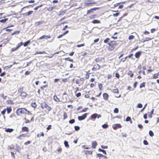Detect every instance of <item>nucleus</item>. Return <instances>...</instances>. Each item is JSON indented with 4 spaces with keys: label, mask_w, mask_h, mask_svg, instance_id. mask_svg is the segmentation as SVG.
Instances as JSON below:
<instances>
[{
    "label": "nucleus",
    "mask_w": 159,
    "mask_h": 159,
    "mask_svg": "<svg viewBox=\"0 0 159 159\" xmlns=\"http://www.w3.org/2000/svg\"><path fill=\"white\" fill-rule=\"evenodd\" d=\"M16 113L17 115L19 116L21 114H29L30 112L25 108H22L18 109L16 111Z\"/></svg>",
    "instance_id": "nucleus-1"
},
{
    "label": "nucleus",
    "mask_w": 159,
    "mask_h": 159,
    "mask_svg": "<svg viewBox=\"0 0 159 159\" xmlns=\"http://www.w3.org/2000/svg\"><path fill=\"white\" fill-rule=\"evenodd\" d=\"M87 115V113H85L82 116H78V120H84L86 118Z\"/></svg>",
    "instance_id": "nucleus-2"
},
{
    "label": "nucleus",
    "mask_w": 159,
    "mask_h": 159,
    "mask_svg": "<svg viewBox=\"0 0 159 159\" xmlns=\"http://www.w3.org/2000/svg\"><path fill=\"white\" fill-rule=\"evenodd\" d=\"M29 136H30L29 135H28V134H24L20 135H19V136L17 137V138L18 139H21L22 137H29Z\"/></svg>",
    "instance_id": "nucleus-3"
},
{
    "label": "nucleus",
    "mask_w": 159,
    "mask_h": 159,
    "mask_svg": "<svg viewBox=\"0 0 159 159\" xmlns=\"http://www.w3.org/2000/svg\"><path fill=\"white\" fill-rule=\"evenodd\" d=\"M100 66L98 64L95 65L93 66V67L92 68V70L93 71L96 70H97L99 69L100 68Z\"/></svg>",
    "instance_id": "nucleus-4"
},
{
    "label": "nucleus",
    "mask_w": 159,
    "mask_h": 159,
    "mask_svg": "<svg viewBox=\"0 0 159 159\" xmlns=\"http://www.w3.org/2000/svg\"><path fill=\"white\" fill-rule=\"evenodd\" d=\"M97 8H94L92 9H91L90 10H88L87 12V14H89L91 12H92L93 11L96 10L97 9H98Z\"/></svg>",
    "instance_id": "nucleus-5"
},
{
    "label": "nucleus",
    "mask_w": 159,
    "mask_h": 159,
    "mask_svg": "<svg viewBox=\"0 0 159 159\" xmlns=\"http://www.w3.org/2000/svg\"><path fill=\"white\" fill-rule=\"evenodd\" d=\"M118 127L119 128L121 127V126L120 124H116L113 126V128L114 129H116Z\"/></svg>",
    "instance_id": "nucleus-6"
},
{
    "label": "nucleus",
    "mask_w": 159,
    "mask_h": 159,
    "mask_svg": "<svg viewBox=\"0 0 159 159\" xmlns=\"http://www.w3.org/2000/svg\"><path fill=\"white\" fill-rule=\"evenodd\" d=\"M97 145V143L96 141H94L92 143V147L94 148H95Z\"/></svg>",
    "instance_id": "nucleus-7"
},
{
    "label": "nucleus",
    "mask_w": 159,
    "mask_h": 159,
    "mask_svg": "<svg viewBox=\"0 0 159 159\" xmlns=\"http://www.w3.org/2000/svg\"><path fill=\"white\" fill-rule=\"evenodd\" d=\"M108 94L107 93H104L103 94V97L104 99L105 100H107L108 99Z\"/></svg>",
    "instance_id": "nucleus-8"
},
{
    "label": "nucleus",
    "mask_w": 159,
    "mask_h": 159,
    "mask_svg": "<svg viewBox=\"0 0 159 159\" xmlns=\"http://www.w3.org/2000/svg\"><path fill=\"white\" fill-rule=\"evenodd\" d=\"M48 104L45 102H43L41 104V107L42 109H44L46 108V106H47Z\"/></svg>",
    "instance_id": "nucleus-9"
},
{
    "label": "nucleus",
    "mask_w": 159,
    "mask_h": 159,
    "mask_svg": "<svg viewBox=\"0 0 159 159\" xmlns=\"http://www.w3.org/2000/svg\"><path fill=\"white\" fill-rule=\"evenodd\" d=\"M22 131H24L28 132L29 131V129L26 127H24L22 128Z\"/></svg>",
    "instance_id": "nucleus-10"
},
{
    "label": "nucleus",
    "mask_w": 159,
    "mask_h": 159,
    "mask_svg": "<svg viewBox=\"0 0 159 159\" xmlns=\"http://www.w3.org/2000/svg\"><path fill=\"white\" fill-rule=\"evenodd\" d=\"M141 54L140 52H138L135 53V56L136 58H138Z\"/></svg>",
    "instance_id": "nucleus-11"
},
{
    "label": "nucleus",
    "mask_w": 159,
    "mask_h": 159,
    "mask_svg": "<svg viewBox=\"0 0 159 159\" xmlns=\"http://www.w3.org/2000/svg\"><path fill=\"white\" fill-rule=\"evenodd\" d=\"M27 95V94L25 92H21L20 94V96L23 97H26Z\"/></svg>",
    "instance_id": "nucleus-12"
},
{
    "label": "nucleus",
    "mask_w": 159,
    "mask_h": 159,
    "mask_svg": "<svg viewBox=\"0 0 159 159\" xmlns=\"http://www.w3.org/2000/svg\"><path fill=\"white\" fill-rule=\"evenodd\" d=\"M97 116H98V114H96V113H95V114H94L92 115L91 116V117L92 119H94V118H97Z\"/></svg>",
    "instance_id": "nucleus-13"
},
{
    "label": "nucleus",
    "mask_w": 159,
    "mask_h": 159,
    "mask_svg": "<svg viewBox=\"0 0 159 159\" xmlns=\"http://www.w3.org/2000/svg\"><path fill=\"white\" fill-rule=\"evenodd\" d=\"M92 153V152L91 151L86 150L85 151V153L86 154H91Z\"/></svg>",
    "instance_id": "nucleus-14"
},
{
    "label": "nucleus",
    "mask_w": 159,
    "mask_h": 159,
    "mask_svg": "<svg viewBox=\"0 0 159 159\" xmlns=\"http://www.w3.org/2000/svg\"><path fill=\"white\" fill-rule=\"evenodd\" d=\"M6 109L7 113H10L11 111V107H7Z\"/></svg>",
    "instance_id": "nucleus-15"
},
{
    "label": "nucleus",
    "mask_w": 159,
    "mask_h": 159,
    "mask_svg": "<svg viewBox=\"0 0 159 159\" xmlns=\"http://www.w3.org/2000/svg\"><path fill=\"white\" fill-rule=\"evenodd\" d=\"M13 130L12 129L8 128L5 129V131L6 132H11Z\"/></svg>",
    "instance_id": "nucleus-16"
},
{
    "label": "nucleus",
    "mask_w": 159,
    "mask_h": 159,
    "mask_svg": "<svg viewBox=\"0 0 159 159\" xmlns=\"http://www.w3.org/2000/svg\"><path fill=\"white\" fill-rule=\"evenodd\" d=\"M64 144L65 147L66 148H68L69 147V146L67 141H65L64 142Z\"/></svg>",
    "instance_id": "nucleus-17"
},
{
    "label": "nucleus",
    "mask_w": 159,
    "mask_h": 159,
    "mask_svg": "<svg viewBox=\"0 0 159 159\" xmlns=\"http://www.w3.org/2000/svg\"><path fill=\"white\" fill-rule=\"evenodd\" d=\"M7 103L8 104H13L14 103V102L11 100H9L7 101Z\"/></svg>",
    "instance_id": "nucleus-18"
},
{
    "label": "nucleus",
    "mask_w": 159,
    "mask_h": 159,
    "mask_svg": "<svg viewBox=\"0 0 159 159\" xmlns=\"http://www.w3.org/2000/svg\"><path fill=\"white\" fill-rule=\"evenodd\" d=\"M53 99L54 100L57 102L60 101V100L56 96H54L53 97Z\"/></svg>",
    "instance_id": "nucleus-19"
},
{
    "label": "nucleus",
    "mask_w": 159,
    "mask_h": 159,
    "mask_svg": "<svg viewBox=\"0 0 159 159\" xmlns=\"http://www.w3.org/2000/svg\"><path fill=\"white\" fill-rule=\"evenodd\" d=\"M30 40H28L27 42H25L24 44V47H26L28 45V44H29L30 43Z\"/></svg>",
    "instance_id": "nucleus-20"
},
{
    "label": "nucleus",
    "mask_w": 159,
    "mask_h": 159,
    "mask_svg": "<svg viewBox=\"0 0 159 159\" xmlns=\"http://www.w3.org/2000/svg\"><path fill=\"white\" fill-rule=\"evenodd\" d=\"M98 150L99 151L102 152L104 154H105V155L107 154L105 150L101 149L100 148H99L98 149Z\"/></svg>",
    "instance_id": "nucleus-21"
},
{
    "label": "nucleus",
    "mask_w": 159,
    "mask_h": 159,
    "mask_svg": "<svg viewBox=\"0 0 159 159\" xmlns=\"http://www.w3.org/2000/svg\"><path fill=\"white\" fill-rule=\"evenodd\" d=\"M43 53H46V52L45 51H43V52H39V51H37L35 54H42Z\"/></svg>",
    "instance_id": "nucleus-22"
},
{
    "label": "nucleus",
    "mask_w": 159,
    "mask_h": 159,
    "mask_svg": "<svg viewBox=\"0 0 159 159\" xmlns=\"http://www.w3.org/2000/svg\"><path fill=\"white\" fill-rule=\"evenodd\" d=\"M33 12V11H29L27 13H26L25 14V16H29V15L32 14Z\"/></svg>",
    "instance_id": "nucleus-23"
},
{
    "label": "nucleus",
    "mask_w": 159,
    "mask_h": 159,
    "mask_svg": "<svg viewBox=\"0 0 159 159\" xmlns=\"http://www.w3.org/2000/svg\"><path fill=\"white\" fill-rule=\"evenodd\" d=\"M159 75L158 72L156 74H155L154 75L153 78L154 79H156L158 78V76Z\"/></svg>",
    "instance_id": "nucleus-24"
},
{
    "label": "nucleus",
    "mask_w": 159,
    "mask_h": 159,
    "mask_svg": "<svg viewBox=\"0 0 159 159\" xmlns=\"http://www.w3.org/2000/svg\"><path fill=\"white\" fill-rule=\"evenodd\" d=\"M145 82L141 83L139 86L140 88L141 89L142 87H144L145 86Z\"/></svg>",
    "instance_id": "nucleus-25"
},
{
    "label": "nucleus",
    "mask_w": 159,
    "mask_h": 159,
    "mask_svg": "<svg viewBox=\"0 0 159 159\" xmlns=\"http://www.w3.org/2000/svg\"><path fill=\"white\" fill-rule=\"evenodd\" d=\"M149 135L151 137H152L154 135V134L151 130L149 131Z\"/></svg>",
    "instance_id": "nucleus-26"
},
{
    "label": "nucleus",
    "mask_w": 159,
    "mask_h": 159,
    "mask_svg": "<svg viewBox=\"0 0 159 159\" xmlns=\"http://www.w3.org/2000/svg\"><path fill=\"white\" fill-rule=\"evenodd\" d=\"M92 22L94 24L99 23H100V21L97 20H94Z\"/></svg>",
    "instance_id": "nucleus-27"
},
{
    "label": "nucleus",
    "mask_w": 159,
    "mask_h": 159,
    "mask_svg": "<svg viewBox=\"0 0 159 159\" xmlns=\"http://www.w3.org/2000/svg\"><path fill=\"white\" fill-rule=\"evenodd\" d=\"M66 60V61H70V62H73V61L72 59H70V58L69 57H68V58H66L65 59Z\"/></svg>",
    "instance_id": "nucleus-28"
},
{
    "label": "nucleus",
    "mask_w": 159,
    "mask_h": 159,
    "mask_svg": "<svg viewBox=\"0 0 159 159\" xmlns=\"http://www.w3.org/2000/svg\"><path fill=\"white\" fill-rule=\"evenodd\" d=\"M110 40V39L109 38H107L104 41V42L105 43H107L109 42Z\"/></svg>",
    "instance_id": "nucleus-29"
},
{
    "label": "nucleus",
    "mask_w": 159,
    "mask_h": 159,
    "mask_svg": "<svg viewBox=\"0 0 159 159\" xmlns=\"http://www.w3.org/2000/svg\"><path fill=\"white\" fill-rule=\"evenodd\" d=\"M115 43V42L114 41H111L110 43H108V44L109 45L111 46V45H113V44H114Z\"/></svg>",
    "instance_id": "nucleus-30"
},
{
    "label": "nucleus",
    "mask_w": 159,
    "mask_h": 159,
    "mask_svg": "<svg viewBox=\"0 0 159 159\" xmlns=\"http://www.w3.org/2000/svg\"><path fill=\"white\" fill-rule=\"evenodd\" d=\"M102 127L103 128H107L108 127V125H107V124H104L103 125H102Z\"/></svg>",
    "instance_id": "nucleus-31"
},
{
    "label": "nucleus",
    "mask_w": 159,
    "mask_h": 159,
    "mask_svg": "<svg viewBox=\"0 0 159 159\" xmlns=\"http://www.w3.org/2000/svg\"><path fill=\"white\" fill-rule=\"evenodd\" d=\"M46 108L48 111H50L51 109V107H50L49 106H48V105H47V106H46Z\"/></svg>",
    "instance_id": "nucleus-32"
},
{
    "label": "nucleus",
    "mask_w": 159,
    "mask_h": 159,
    "mask_svg": "<svg viewBox=\"0 0 159 159\" xmlns=\"http://www.w3.org/2000/svg\"><path fill=\"white\" fill-rule=\"evenodd\" d=\"M119 111L118 109L117 108H115L114 110V112L115 113H118Z\"/></svg>",
    "instance_id": "nucleus-33"
},
{
    "label": "nucleus",
    "mask_w": 159,
    "mask_h": 159,
    "mask_svg": "<svg viewBox=\"0 0 159 159\" xmlns=\"http://www.w3.org/2000/svg\"><path fill=\"white\" fill-rule=\"evenodd\" d=\"M75 129L76 131H78L80 129V127L79 126H75Z\"/></svg>",
    "instance_id": "nucleus-34"
},
{
    "label": "nucleus",
    "mask_w": 159,
    "mask_h": 159,
    "mask_svg": "<svg viewBox=\"0 0 159 159\" xmlns=\"http://www.w3.org/2000/svg\"><path fill=\"white\" fill-rule=\"evenodd\" d=\"M7 19H2L0 20V22L2 23L5 22L7 20Z\"/></svg>",
    "instance_id": "nucleus-35"
},
{
    "label": "nucleus",
    "mask_w": 159,
    "mask_h": 159,
    "mask_svg": "<svg viewBox=\"0 0 159 159\" xmlns=\"http://www.w3.org/2000/svg\"><path fill=\"white\" fill-rule=\"evenodd\" d=\"M134 36L133 35H130L129 37V40H131L134 38Z\"/></svg>",
    "instance_id": "nucleus-36"
},
{
    "label": "nucleus",
    "mask_w": 159,
    "mask_h": 159,
    "mask_svg": "<svg viewBox=\"0 0 159 159\" xmlns=\"http://www.w3.org/2000/svg\"><path fill=\"white\" fill-rule=\"evenodd\" d=\"M131 120V119L130 117L128 116L126 118V121H130Z\"/></svg>",
    "instance_id": "nucleus-37"
},
{
    "label": "nucleus",
    "mask_w": 159,
    "mask_h": 159,
    "mask_svg": "<svg viewBox=\"0 0 159 159\" xmlns=\"http://www.w3.org/2000/svg\"><path fill=\"white\" fill-rule=\"evenodd\" d=\"M75 122V120L74 119H72L69 121V122L70 124H73Z\"/></svg>",
    "instance_id": "nucleus-38"
},
{
    "label": "nucleus",
    "mask_w": 159,
    "mask_h": 159,
    "mask_svg": "<svg viewBox=\"0 0 159 159\" xmlns=\"http://www.w3.org/2000/svg\"><path fill=\"white\" fill-rule=\"evenodd\" d=\"M127 58H128V57H126L125 58H123L121 59V61H122L123 62H124L126 61Z\"/></svg>",
    "instance_id": "nucleus-39"
},
{
    "label": "nucleus",
    "mask_w": 159,
    "mask_h": 159,
    "mask_svg": "<svg viewBox=\"0 0 159 159\" xmlns=\"http://www.w3.org/2000/svg\"><path fill=\"white\" fill-rule=\"evenodd\" d=\"M113 92L115 93H117L118 92V90L117 89H113Z\"/></svg>",
    "instance_id": "nucleus-40"
},
{
    "label": "nucleus",
    "mask_w": 159,
    "mask_h": 159,
    "mask_svg": "<svg viewBox=\"0 0 159 159\" xmlns=\"http://www.w3.org/2000/svg\"><path fill=\"white\" fill-rule=\"evenodd\" d=\"M142 107V104L141 103H139L137 105V107L139 108H141Z\"/></svg>",
    "instance_id": "nucleus-41"
},
{
    "label": "nucleus",
    "mask_w": 159,
    "mask_h": 159,
    "mask_svg": "<svg viewBox=\"0 0 159 159\" xmlns=\"http://www.w3.org/2000/svg\"><path fill=\"white\" fill-rule=\"evenodd\" d=\"M51 37L50 36L44 35V39H48L50 38Z\"/></svg>",
    "instance_id": "nucleus-42"
},
{
    "label": "nucleus",
    "mask_w": 159,
    "mask_h": 159,
    "mask_svg": "<svg viewBox=\"0 0 159 159\" xmlns=\"http://www.w3.org/2000/svg\"><path fill=\"white\" fill-rule=\"evenodd\" d=\"M151 39L149 38H146V40L143 41V43H144L146 41H148L149 40H151Z\"/></svg>",
    "instance_id": "nucleus-43"
},
{
    "label": "nucleus",
    "mask_w": 159,
    "mask_h": 159,
    "mask_svg": "<svg viewBox=\"0 0 159 159\" xmlns=\"http://www.w3.org/2000/svg\"><path fill=\"white\" fill-rule=\"evenodd\" d=\"M6 111V109H4L2 112L1 114L2 115H4Z\"/></svg>",
    "instance_id": "nucleus-44"
},
{
    "label": "nucleus",
    "mask_w": 159,
    "mask_h": 159,
    "mask_svg": "<svg viewBox=\"0 0 159 159\" xmlns=\"http://www.w3.org/2000/svg\"><path fill=\"white\" fill-rule=\"evenodd\" d=\"M63 116L64 119H66L67 118V116L66 113L64 112V113Z\"/></svg>",
    "instance_id": "nucleus-45"
},
{
    "label": "nucleus",
    "mask_w": 159,
    "mask_h": 159,
    "mask_svg": "<svg viewBox=\"0 0 159 159\" xmlns=\"http://www.w3.org/2000/svg\"><path fill=\"white\" fill-rule=\"evenodd\" d=\"M147 103H146V104H145V105L144 106V107H143L142 108V109L141 110V112H142L144 110V109H145V108L146 107V106L147 105Z\"/></svg>",
    "instance_id": "nucleus-46"
},
{
    "label": "nucleus",
    "mask_w": 159,
    "mask_h": 159,
    "mask_svg": "<svg viewBox=\"0 0 159 159\" xmlns=\"http://www.w3.org/2000/svg\"><path fill=\"white\" fill-rule=\"evenodd\" d=\"M143 143L145 145H148V143L147 141L144 140L143 141Z\"/></svg>",
    "instance_id": "nucleus-47"
},
{
    "label": "nucleus",
    "mask_w": 159,
    "mask_h": 159,
    "mask_svg": "<svg viewBox=\"0 0 159 159\" xmlns=\"http://www.w3.org/2000/svg\"><path fill=\"white\" fill-rule=\"evenodd\" d=\"M101 147L103 149H107V146H106L101 145Z\"/></svg>",
    "instance_id": "nucleus-48"
},
{
    "label": "nucleus",
    "mask_w": 159,
    "mask_h": 159,
    "mask_svg": "<svg viewBox=\"0 0 159 159\" xmlns=\"http://www.w3.org/2000/svg\"><path fill=\"white\" fill-rule=\"evenodd\" d=\"M95 2H88V3H86V4H85V5L86 6H89L90 4H93V3H95Z\"/></svg>",
    "instance_id": "nucleus-49"
},
{
    "label": "nucleus",
    "mask_w": 159,
    "mask_h": 159,
    "mask_svg": "<svg viewBox=\"0 0 159 159\" xmlns=\"http://www.w3.org/2000/svg\"><path fill=\"white\" fill-rule=\"evenodd\" d=\"M18 48H17V47L16 48H12L11 49V50H12V51H14L16 50Z\"/></svg>",
    "instance_id": "nucleus-50"
},
{
    "label": "nucleus",
    "mask_w": 159,
    "mask_h": 159,
    "mask_svg": "<svg viewBox=\"0 0 159 159\" xmlns=\"http://www.w3.org/2000/svg\"><path fill=\"white\" fill-rule=\"evenodd\" d=\"M48 87V85H45L41 87L40 88L42 90H43V88H47Z\"/></svg>",
    "instance_id": "nucleus-51"
},
{
    "label": "nucleus",
    "mask_w": 159,
    "mask_h": 159,
    "mask_svg": "<svg viewBox=\"0 0 159 159\" xmlns=\"http://www.w3.org/2000/svg\"><path fill=\"white\" fill-rule=\"evenodd\" d=\"M98 156L99 157H104V155H103L102 154L98 153L97 154Z\"/></svg>",
    "instance_id": "nucleus-52"
},
{
    "label": "nucleus",
    "mask_w": 159,
    "mask_h": 159,
    "mask_svg": "<svg viewBox=\"0 0 159 159\" xmlns=\"http://www.w3.org/2000/svg\"><path fill=\"white\" fill-rule=\"evenodd\" d=\"M22 42H21V43H19L18 44V46H17V48H18L21 46L22 45Z\"/></svg>",
    "instance_id": "nucleus-53"
},
{
    "label": "nucleus",
    "mask_w": 159,
    "mask_h": 159,
    "mask_svg": "<svg viewBox=\"0 0 159 159\" xmlns=\"http://www.w3.org/2000/svg\"><path fill=\"white\" fill-rule=\"evenodd\" d=\"M30 143V141H28L25 143L24 144L25 145H27L28 144H29Z\"/></svg>",
    "instance_id": "nucleus-54"
},
{
    "label": "nucleus",
    "mask_w": 159,
    "mask_h": 159,
    "mask_svg": "<svg viewBox=\"0 0 159 159\" xmlns=\"http://www.w3.org/2000/svg\"><path fill=\"white\" fill-rule=\"evenodd\" d=\"M84 46V44H80V45H78L77 46V47L79 48V47H81L83 46Z\"/></svg>",
    "instance_id": "nucleus-55"
},
{
    "label": "nucleus",
    "mask_w": 159,
    "mask_h": 159,
    "mask_svg": "<svg viewBox=\"0 0 159 159\" xmlns=\"http://www.w3.org/2000/svg\"><path fill=\"white\" fill-rule=\"evenodd\" d=\"M53 7H50L48 8V11H51L53 9Z\"/></svg>",
    "instance_id": "nucleus-56"
},
{
    "label": "nucleus",
    "mask_w": 159,
    "mask_h": 159,
    "mask_svg": "<svg viewBox=\"0 0 159 159\" xmlns=\"http://www.w3.org/2000/svg\"><path fill=\"white\" fill-rule=\"evenodd\" d=\"M119 15V13H116V14H113V16L114 17H117Z\"/></svg>",
    "instance_id": "nucleus-57"
},
{
    "label": "nucleus",
    "mask_w": 159,
    "mask_h": 159,
    "mask_svg": "<svg viewBox=\"0 0 159 159\" xmlns=\"http://www.w3.org/2000/svg\"><path fill=\"white\" fill-rule=\"evenodd\" d=\"M81 93H78L76 94V96L77 97H78L81 96Z\"/></svg>",
    "instance_id": "nucleus-58"
},
{
    "label": "nucleus",
    "mask_w": 159,
    "mask_h": 159,
    "mask_svg": "<svg viewBox=\"0 0 159 159\" xmlns=\"http://www.w3.org/2000/svg\"><path fill=\"white\" fill-rule=\"evenodd\" d=\"M20 31H16L14 33H12V35H13L14 34H19V33Z\"/></svg>",
    "instance_id": "nucleus-59"
},
{
    "label": "nucleus",
    "mask_w": 159,
    "mask_h": 159,
    "mask_svg": "<svg viewBox=\"0 0 159 159\" xmlns=\"http://www.w3.org/2000/svg\"><path fill=\"white\" fill-rule=\"evenodd\" d=\"M116 77L117 78H119L120 77V75L118 73H116Z\"/></svg>",
    "instance_id": "nucleus-60"
},
{
    "label": "nucleus",
    "mask_w": 159,
    "mask_h": 159,
    "mask_svg": "<svg viewBox=\"0 0 159 159\" xmlns=\"http://www.w3.org/2000/svg\"><path fill=\"white\" fill-rule=\"evenodd\" d=\"M98 87H99L100 89L101 90V88L102 87V85L101 84H98Z\"/></svg>",
    "instance_id": "nucleus-61"
},
{
    "label": "nucleus",
    "mask_w": 159,
    "mask_h": 159,
    "mask_svg": "<svg viewBox=\"0 0 159 159\" xmlns=\"http://www.w3.org/2000/svg\"><path fill=\"white\" fill-rule=\"evenodd\" d=\"M43 39H44V35H43L39 38V40H41Z\"/></svg>",
    "instance_id": "nucleus-62"
},
{
    "label": "nucleus",
    "mask_w": 159,
    "mask_h": 159,
    "mask_svg": "<svg viewBox=\"0 0 159 159\" xmlns=\"http://www.w3.org/2000/svg\"><path fill=\"white\" fill-rule=\"evenodd\" d=\"M154 111V109H152L151 112H150V114L151 115H152Z\"/></svg>",
    "instance_id": "nucleus-63"
},
{
    "label": "nucleus",
    "mask_w": 159,
    "mask_h": 159,
    "mask_svg": "<svg viewBox=\"0 0 159 159\" xmlns=\"http://www.w3.org/2000/svg\"><path fill=\"white\" fill-rule=\"evenodd\" d=\"M51 125H49L47 127V129L48 130H49L51 129Z\"/></svg>",
    "instance_id": "nucleus-64"
}]
</instances>
